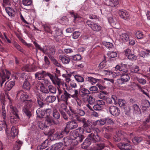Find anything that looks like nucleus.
I'll return each instance as SVG.
<instances>
[{"instance_id":"nucleus-1","label":"nucleus","mask_w":150,"mask_h":150,"mask_svg":"<svg viewBox=\"0 0 150 150\" xmlns=\"http://www.w3.org/2000/svg\"><path fill=\"white\" fill-rule=\"evenodd\" d=\"M29 96L22 90H20L17 92L16 97L17 99L19 98L22 101H26L27 104L25 105L23 109V111L26 115L30 118L32 115L31 113L29 110L31 103L33 102L32 100H26V99L29 98Z\"/></svg>"},{"instance_id":"nucleus-2","label":"nucleus","mask_w":150,"mask_h":150,"mask_svg":"<svg viewBox=\"0 0 150 150\" xmlns=\"http://www.w3.org/2000/svg\"><path fill=\"white\" fill-rule=\"evenodd\" d=\"M70 134L71 139H74V141L76 142L75 145L81 142L85 138L84 136L79 134L78 131L76 130L71 132Z\"/></svg>"},{"instance_id":"nucleus-3","label":"nucleus","mask_w":150,"mask_h":150,"mask_svg":"<svg viewBox=\"0 0 150 150\" xmlns=\"http://www.w3.org/2000/svg\"><path fill=\"white\" fill-rule=\"evenodd\" d=\"M94 133L92 132L88 135V137L93 142H99L101 140L100 137L98 136V133L100 132V130L98 128H96L93 130Z\"/></svg>"},{"instance_id":"nucleus-4","label":"nucleus","mask_w":150,"mask_h":150,"mask_svg":"<svg viewBox=\"0 0 150 150\" xmlns=\"http://www.w3.org/2000/svg\"><path fill=\"white\" fill-rule=\"evenodd\" d=\"M10 74V72L6 70L0 72V83L1 87L2 86L3 83L9 79Z\"/></svg>"},{"instance_id":"nucleus-5","label":"nucleus","mask_w":150,"mask_h":150,"mask_svg":"<svg viewBox=\"0 0 150 150\" xmlns=\"http://www.w3.org/2000/svg\"><path fill=\"white\" fill-rule=\"evenodd\" d=\"M78 126L77 123L75 121H70L67 123L66 128L64 129V132L66 134L69 132V130L76 128Z\"/></svg>"},{"instance_id":"nucleus-6","label":"nucleus","mask_w":150,"mask_h":150,"mask_svg":"<svg viewBox=\"0 0 150 150\" xmlns=\"http://www.w3.org/2000/svg\"><path fill=\"white\" fill-rule=\"evenodd\" d=\"M109 110L111 114L115 116H118L120 111L119 108L114 106H110L109 107Z\"/></svg>"},{"instance_id":"nucleus-7","label":"nucleus","mask_w":150,"mask_h":150,"mask_svg":"<svg viewBox=\"0 0 150 150\" xmlns=\"http://www.w3.org/2000/svg\"><path fill=\"white\" fill-rule=\"evenodd\" d=\"M59 123V122L57 120L53 119L51 116H47L45 117V123L47 125V126L57 124Z\"/></svg>"},{"instance_id":"nucleus-8","label":"nucleus","mask_w":150,"mask_h":150,"mask_svg":"<svg viewBox=\"0 0 150 150\" xmlns=\"http://www.w3.org/2000/svg\"><path fill=\"white\" fill-rule=\"evenodd\" d=\"M125 54L127 58L129 60H133L137 59L136 56L132 53L131 50L129 49H127L124 51Z\"/></svg>"},{"instance_id":"nucleus-9","label":"nucleus","mask_w":150,"mask_h":150,"mask_svg":"<svg viewBox=\"0 0 150 150\" xmlns=\"http://www.w3.org/2000/svg\"><path fill=\"white\" fill-rule=\"evenodd\" d=\"M25 81L23 86V88L27 90H29L31 87V85L29 81L31 79L30 76L25 75Z\"/></svg>"},{"instance_id":"nucleus-10","label":"nucleus","mask_w":150,"mask_h":150,"mask_svg":"<svg viewBox=\"0 0 150 150\" xmlns=\"http://www.w3.org/2000/svg\"><path fill=\"white\" fill-rule=\"evenodd\" d=\"M128 142V143H120L118 145V146L122 150H130L131 148V146L129 144L130 142L129 141Z\"/></svg>"},{"instance_id":"nucleus-11","label":"nucleus","mask_w":150,"mask_h":150,"mask_svg":"<svg viewBox=\"0 0 150 150\" xmlns=\"http://www.w3.org/2000/svg\"><path fill=\"white\" fill-rule=\"evenodd\" d=\"M71 98V94L68 93L65 90L63 93L60 96L61 100L67 103L68 99Z\"/></svg>"},{"instance_id":"nucleus-12","label":"nucleus","mask_w":150,"mask_h":150,"mask_svg":"<svg viewBox=\"0 0 150 150\" xmlns=\"http://www.w3.org/2000/svg\"><path fill=\"white\" fill-rule=\"evenodd\" d=\"M118 13L120 16L122 18L127 20L130 18L129 13L125 10H120Z\"/></svg>"},{"instance_id":"nucleus-13","label":"nucleus","mask_w":150,"mask_h":150,"mask_svg":"<svg viewBox=\"0 0 150 150\" xmlns=\"http://www.w3.org/2000/svg\"><path fill=\"white\" fill-rule=\"evenodd\" d=\"M23 71L31 72L35 71V67L33 65H26L24 66L21 69Z\"/></svg>"},{"instance_id":"nucleus-14","label":"nucleus","mask_w":150,"mask_h":150,"mask_svg":"<svg viewBox=\"0 0 150 150\" xmlns=\"http://www.w3.org/2000/svg\"><path fill=\"white\" fill-rule=\"evenodd\" d=\"M59 58L61 60L62 63L64 64H69L70 61V59L69 57L63 55H60Z\"/></svg>"},{"instance_id":"nucleus-15","label":"nucleus","mask_w":150,"mask_h":150,"mask_svg":"<svg viewBox=\"0 0 150 150\" xmlns=\"http://www.w3.org/2000/svg\"><path fill=\"white\" fill-rule=\"evenodd\" d=\"M127 72H123L121 75V79L122 82L121 84H123L125 82L128 81L130 79L129 74Z\"/></svg>"},{"instance_id":"nucleus-16","label":"nucleus","mask_w":150,"mask_h":150,"mask_svg":"<svg viewBox=\"0 0 150 150\" xmlns=\"http://www.w3.org/2000/svg\"><path fill=\"white\" fill-rule=\"evenodd\" d=\"M35 77L39 80L44 79L45 77L46 76V72L42 71L41 72H38L36 73L35 75Z\"/></svg>"},{"instance_id":"nucleus-17","label":"nucleus","mask_w":150,"mask_h":150,"mask_svg":"<svg viewBox=\"0 0 150 150\" xmlns=\"http://www.w3.org/2000/svg\"><path fill=\"white\" fill-rule=\"evenodd\" d=\"M53 83L55 85H57V86L59 87L62 84L61 80L58 77V76L55 74L53 79L52 81Z\"/></svg>"},{"instance_id":"nucleus-18","label":"nucleus","mask_w":150,"mask_h":150,"mask_svg":"<svg viewBox=\"0 0 150 150\" xmlns=\"http://www.w3.org/2000/svg\"><path fill=\"white\" fill-rule=\"evenodd\" d=\"M91 139L89 138H86L83 143L81 144V147L84 149H86L91 144Z\"/></svg>"},{"instance_id":"nucleus-19","label":"nucleus","mask_w":150,"mask_h":150,"mask_svg":"<svg viewBox=\"0 0 150 150\" xmlns=\"http://www.w3.org/2000/svg\"><path fill=\"white\" fill-rule=\"evenodd\" d=\"M76 119L78 122H81L83 124V127H86L88 126V123L86 122V120L85 118L81 117L79 116H77Z\"/></svg>"},{"instance_id":"nucleus-20","label":"nucleus","mask_w":150,"mask_h":150,"mask_svg":"<svg viewBox=\"0 0 150 150\" xmlns=\"http://www.w3.org/2000/svg\"><path fill=\"white\" fill-rule=\"evenodd\" d=\"M129 38V36L127 34L122 33L120 35L119 40L121 42H123L128 41Z\"/></svg>"},{"instance_id":"nucleus-21","label":"nucleus","mask_w":150,"mask_h":150,"mask_svg":"<svg viewBox=\"0 0 150 150\" xmlns=\"http://www.w3.org/2000/svg\"><path fill=\"white\" fill-rule=\"evenodd\" d=\"M64 144L66 146H68L70 145L74 141V139H71V136L70 134L69 137H67L64 138Z\"/></svg>"},{"instance_id":"nucleus-22","label":"nucleus","mask_w":150,"mask_h":150,"mask_svg":"<svg viewBox=\"0 0 150 150\" xmlns=\"http://www.w3.org/2000/svg\"><path fill=\"white\" fill-rule=\"evenodd\" d=\"M13 81H7L5 83V88L7 91H9L15 85Z\"/></svg>"},{"instance_id":"nucleus-23","label":"nucleus","mask_w":150,"mask_h":150,"mask_svg":"<svg viewBox=\"0 0 150 150\" xmlns=\"http://www.w3.org/2000/svg\"><path fill=\"white\" fill-rule=\"evenodd\" d=\"M65 133L64 132V129L61 132H57L55 134H53V137L55 139H59L63 137L64 134Z\"/></svg>"},{"instance_id":"nucleus-24","label":"nucleus","mask_w":150,"mask_h":150,"mask_svg":"<svg viewBox=\"0 0 150 150\" xmlns=\"http://www.w3.org/2000/svg\"><path fill=\"white\" fill-rule=\"evenodd\" d=\"M19 119L18 115H11L10 117V120L11 123L16 124L18 122Z\"/></svg>"},{"instance_id":"nucleus-25","label":"nucleus","mask_w":150,"mask_h":150,"mask_svg":"<svg viewBox=\"0 0 150 150\" xmlns=\"http://www.w3.org/2000/svg\"><path fill=\"white\" fill-rule=\"evenodd\" d=\"M6 11L8 15L11 17L14 16L15 14L14 10L10 7L6 8Z\"/></svg>"},{"instance_id":"nucleus-26","label":"nucleus","mask_w":150,"mask_h":150,"mask_svg":"<svg viewBox=\"0 0 150 150\" xmlns=\"http://www.w3.org/2000/svg\"><path fill=\"white\" fill-rule=\"evenodd\" d=\"M3 128L4 129L6 132L7 133V125L5 120H3V121H0V131L2 130Z\"/></svg>"},{"instance_id":"nucleus-27","label":"nucleus","mask_w":150,"mask_h":150,"mask_svg":"<svg viewBox=\"0 0 150 150\" xmlns=\"http://www.w3.org/2000/svg\"><path fill=\"white\" fill-rule=\"evenodd\" d=\"M55 52V49L54 47H51L48 50L47 54L50 59H51V57H54L53 55L54 54Z\"/></svg>"},{"instance_id":"nucleus-28","label":"nucleus","mask_w":150,"mask_h":150,"mask_svg":"<svg viewBox=\"0 0 150 150\" xmlns=\"http://www.w3.org/2000/svg\"><path fill=\"white\" fill-rule=\"evenodd\" d=\"M62 144L61 143H58L55 144L51 147L52 150H62Z\"/></svg>"},{"instance_id":"nucleus-29","label":"nucleus","mask_w":150,"mask_h":150,"mask_svg":"<svg viewBox=\"0 0 150 150\" xmlns=\"http://www.w3.org/2000/svg\"><path fill=\"white\" fill-rule=\"evenodd\" d=\"M56 100V97L54 96H49L45 98L46 101L48 103H52L54 102Z\"/></svg>"},{"instance_id":"nucleus-30","label":"nucleus","mask_w":150,"mask_h":150,"mask_svg":"<svg viewBox=\"0 0 150 150\" xmlns=\"http://www.w3.org/2000/svg\"><path fill=\"white\" fill-rule=\"evenodd\" d=\"M18 133V130L17 129L16 127H12L11 129V136L14 137L17 135Z\"/></svg>"},{"instance_id":"nucleus-31","label":"nucleus","mask_w":150,"mask_h":150,"mask_svg":"<svg viewBox=\"0 0 150 150\" xmlns=\"http://www.w3.org/2000/svg\"><path fill=\"white\" fill-rule=\"evenodd\" d=\"M10 108L11 113V115H18V111L16 107L11 105L10 106Z\"/></svg>"},{"instance_id":"nucleus-32","label":"nucleus","mask_w":150,"mask_h":150,"mask_svg":"<svg viewBox=\"0 0 150 150\" xmlns=\"http://www.w3.org/2000/svg\"><path fill=\"white\" fill-rule=\"evenodd\" d=\"M105 146L104 143L97 144L94 147V150H102Z\"/></svg>"},{"instance_id":"nucleus-33","label":"nucleus","mask_w":150,"mask_h":150,"mask_svg":"<svg viewBox=\"0 0 150 150\" xmlns=\"http://www.w3.org/2000/svg\"><path fill=\"white\" fill-rule=\"evenodd\" d=\"M130 69L131 72L137 73L139 71V67L137 66H132L129 65Z\"/></svg>"},{"instance_id":"nucleus-34","label":"nucleus","mask_w":150,"mask_h":150,"mask_svg":"<svg viewBox=\"0 0 150 150\" xmlns=\"http://www.w3.org/2000/svg\"><path fill=\"white\" fill-rule=\"evenodd\" d=\"M115 69L116 70H119L120 71H123V72H127L128 71V70L126 68V66L124 65V66H120L119 65H117L115 67Z\"/></svg>"},{"instance_id":"nucleus-35","label":"nucleus","mask_w":150,"mask_h":150,"mask_svg":"<svg viewBox=\"0 0 150 150\" xmlns=\"http://www.w3.org/2000/svg\"><path fill=\"white\" fill-rule=\"evenodd\" d=\"M36 112L38 117L40 118H43L45 114L44 111L40 109H38L36 110Z\"/></svg>"},{"instance_id":"nucleus-36","label":"nucleus","mask_w":150,"mask_h":150,"mask_svg":"<svg viewBox=\"0 0 150 150\" xmlns=\"http://www.w3.org/2000/svg\"><path fill=\"white\" fill-rule=\"evenodd\" d=\"M142 140L143 139L141 137H135L133 138L132 141L134 144H137L141 142Z\"/></svg>"},{"instance_id":"nucleus-37","label":"nucleus","mask_w":150,"mask_h":150,"mask_svg":"<svg viewBox=\"0 0 150 150\" xmlns=\"http://www.w3.org/2000/svg\"><path fill=\"white\" fill-rule=\"evenodd\" d=\"M101 27L98 24L95 23L91 29L94 31L98 32L101 30Z\"/></svg>"},{"instance_id":"nucleus-38","label":"nucleus","mask_w":150,"mask_h":150,"mask_svg":"<svg viewBox=\"0 0 150 150\" xmlns=\"http://www.w3.org/2000/svg\"><path fill=\"white\" fill-rule=\"evenodd\" d=\"M119 3L118 0H110L109 5L114 7L117 5Z\"/></svg>"},{"instance_id":"nucleus-39","label":"nucleus","mask_w":150,"mask_h":150,"mask_svg":"<svg viewBox=\"0 0 150 150\" xmlns=\"http://www.w3.org/2000/svg\"><path fill=\"white\" fill-rule=\"evenodd\" d=\"M74 77L75 80L78 82H83L84 81V78L79 75H75Z\"/></svg>"},{"instance_id":"nucleus-40","label":"nucleus","mask_w":150,"mask_h":150,"mask_svg":"<svg viewBox=\"0 0 150 150\" xmlns=\"http://www.w3.org/2000/svg\"><path fill=\"white\" fill-rule=\"evenodd\" d=\"M107 94V93L105 91H100V93L98 95V97L102 99H105L106 98L105 95Z\"/></svg>"},{"instance_id":"nucleus-41","label":"nucleus","mask_w":150,"mask_h":150,"mask_svg":"<svg viewBox=\"0 0 150 150\" xmlns=\"http://www.w3.org/2000/svg\"><path fill=\"white\" fill-rule=\"evenodd\" d=\"M43 27L45 32L47 33L52 34V31L51 30L50 27L46 24L43 25Z\"/></svg>"},{"instance_id":"nucleus-42","label":"nucleus","mask_w":150,"mask_h":150,"mask_svg":"<svg viewBox=\"0 0 150 150\" xmlns=\"http://www.w3.org/2000/svg\"><path fill=\"white\" fill-rule=\"evenodd\" d=\"M108 56L110 58H115L117 56V54L115 52H108L107 53Z\"/></svg>"},{"instance_id":"nucleus-43","label":"nucleus","mask_w":150,"mask_h":150,"mask_svg":"<svg viewBox=\"0 0 150 150\" xmlns=\"http://www.w3.org/2000/svg\"><path fill=\"white\" fill-rule=\"evenodd\" d=\"M53 116L55 120H58L60 118V114L56 110H54L53 112Z\"/></svg>"},{"instance_id":"nucleus-44","label":"nucleus","mask_w":150,"mask_h":150,"mask_svg":"<svg viewBox=\"0 0 150 150\" xmlns=\"http://www.w3.org/2000/svg\"><path fill=\"white\" fill-rule=\"evenodd\" d=\"M135 35L137 38L138 39H141L143 38L144 35L142 32L140 31H138L136 32Z\"/></svg>"},{"instance_id":"nucleus-45","label":"nucleus","mask_w":150,"mask_h":150,"mask_svg":"<svg viewBox=\"0 0 150 150\" xmlns=\"http://www.w3.org/2000/svg\"><path fill=\"white\" fill-rule=\"evenodd\" d=\"M49 91L52 93H55L56 92V88L52 85H49L48 86Z\"/></svg>"},{"instance_id":"nucleus-46","label":"nucleus","mask_w":150,"mask_h":150,"mask_svg":"<svg viewBox=\"0 0 150 150\" xmlns=\"http://www.w3.org/2000/svg\"><path fill=\"white\" fill-rule=\"evenodd\" d=\"M132 108L134 110L137 112H140L141 110L139 106L136 104H134L132 105Z\"/></svg>"},{"instance_id":"nucleus-47","label":"nucleus","mask_w":150,"mask_h":150,"mask_svg":"<svg viewBox=\"0 0 150 150\" xmlns=\"http://www.w3.org/2000/svg\"><path fill=\"white\" fill-rule=\"evenodd\" d=\"M72 17L74 18V21H78L81 18V17L76 13H75L73 12L71 13Z\"/></svg>"},{"instance_id":"nucleus-48","label":"nucleus","mask_w":150,"mask_h":150,"mask_svg":"<svg viewBox=\"0 0 150 150\" xmlns=\"http://www.w3.org/2000/svg\"><path fill=\"white\" fill-rule=\"evenodd\" d=\"M88 100V102L90 104L92 105L94 104L95 102V99L92 96H90Z\"/></svg>"},{"instance_id":"nucleus-49","label":"nucleus","mask_w":150,"mask_h":150,"mask_svg":"<svg viewBox=\"0 0 150 150\" xmlns=\"http://www.w3.org/2000/svg\"><path fill=\"white\" fill-rule=\"evenodd\" d=\"M79 91L78 90H75L74 91V94L71 95V97L75 99L76 100L79 99L78 98V96H79Z\"/></svg>"},{"instance_id":"nucleus-50","label":"nucleus","mask_w":150,"mask_h":150,"mask_svg":"<svg viewBox=\"0 0 150 150\" xmlns=\"http://www.w3.org/2000/svg\"><path fill=\"white\" fill-rule=\"evenodd\" d=\"M71 59L74 61H79L81 59V57L80 54H76L71 56Z\"/></svg>"},{"instance_id":"nucleus-51","label":"nucleus","mask_w":150,"mask_h":150,"mask_svg":"<svg viewBox=\"0 0 150 150\" xmlns=\"http://www.w3.org/2000/svg\"><path fill=\"white\" fill-rule=\"evenodd\" d=\"M81 91L83 94L88 96L90 93V91L87 89L83 88L81 89Z\"/></svg>"},{"instance_id":"nucleus-52","label":"nucleus","mask_w":150,"mask_h":150,"mask_svg":"<svg viewBox=\"0 0 150 150\" xmlns=\"http://www.w3.org/2000/svg\"><path fill=\"white\" fill-rule=\"evenodd\" d=\"M51 59H50L54 65L58 67H61V65L54 57H51Z\"/></svg>"},{"instance_id":"nucleus-53","label":"nucleus","mask_w":150,"mask_h":150,"mask_svg":"<svg viewBox=\"0 0 150 150\" xmlns=\"http://www.w3.org/2000/svg\"><path fill=\"white\" fill-rule=\"evenodd\" d=\"M76 114H77L81 116H83L85 115V112L83 110L78 108L76 110Z\"/></svg>"},{"instance_id":"nucleus-54","label":"nucleus","mask_w":150,"mask_h":150,"mask_svg":"<svg viewBox=\"0 0 150 150\" xmlns=\"http://www.w3.org/2000/svg\"><path fill=\"white\" fill-rule=\"evenodd\" d=\"M80 34V33L79 31H75L73 33L72 35V37L74 39H76L78 38Z\"/></svg>"},{"instance_id":"nucleus-55","label":"nucleus","mask_w":150,"mask_h":150,"mask_svg":"<svg viewBox=\"0 0 150 150\" xmlns=\"http://www.w3.org/2000/svg\"><path fill=\"white\" fill-rule=\"evenodd\" d=\"M126 103V101L122 99H119L118 100V104L120 107H124L125 106Z\"/></svg>"},{"instance_id":"nucleus-56","label":"nucleus","mask_w":150,"mask_h":150,"mask_svg":"<svg viewBox=\"0 0 150 150\" xmlns=\"http://www.w3.org/2000/svg\"><path fill=\"white\" fill-rule=\"evenodd\" d=\"M32 0H23L22 4L25 6H29L31 5L32 3Z\"/></svg>"},{"instance_id":"nucleus-57","label":"nucleus","mask_w":150,"mask_h":150,"mask_svg":"<svg viewBox=\"0 0 150 150\" xmlns=\"http://www.w3.org/2000/svg\"><path fill=\"white\" fill-rule=\"evenodd\" d=\"M60 113L62 116L64 120L66 121L68 120V117L65 112L61 110L60 111Z\"/></svg>"},{"instance_id":"nucleus-58","label":"nucleus","mask_w":150,"mask_h":150,"mask_svg":"<svg viewBox=\"0 0 150 150\" xmlns=\"http://www.w3.org/2000/svg\"><path fill=\"white\" fill-rule=\"evenodd\" d=\"M38 125L40 128L43 130L45 127H47V125L46 124H45V123L44 124L41 122H38Z\"/></svg>"},{"instance_id":"nucleus-59","label":"nucleus","mask_w":150,"mask_h":150,"mask_svg":"<svg viewBox=\"0 0 150 150\" xmlns=\"http://www.w3.org/2000/svg\"><path fill=\"white\" fill-rule=\"evenodd\" d=\"M142 105L146 106V107H149L150 106V103L147 100H144L142 101Z\"/></svg>"},{"instance_id":"nucleus-60","label":"nucleus","mask_w":150,"mask_h":150,"mask_svg":"<svg viewBox=\"0 0 150 150\" xmlns=\"http://www.w3.org/2000/svg\"><path fill=\"white\" fill-rule=\"evenodd\" d=\"M98 125L99 126H102L106 123V120H105V119H101L98 120Z\"/></svg>"},{"instance_id":"nucleus-61","label":"nucleus","mask_w":150,"mask_h":150,"mask_svg":"<svg viewBox=\"0 0 150 150\" xmlns=\"http://www.w3.org/2000/svg\"><path fill=\"white\" fill-rule=\"evenodd\" d=\"M103 45L105 47L109 49L111 48L113 46L112 44L110 42H104Z\"/></svg>"},{"instance_id":"nucleus-62","label":"nucleus","mask_w":150,"mask_h":150,"mask_svg":"<svg viewBox=\"0 0 150 150\" xmlns=\"http://www.w3.org/2000/svg\"><path fill=\"white\" fill-rule=\"evenodd\" d=\"M87 80L88 81L92 83H95L97 82L96 79L91 76L88 77L87 78Z\"/></svg>"},{"instance_id":"nucleus-63","label":"nucleus","mask_w":150,"mask_h":150,"mask_svg":"<svg viewBox=\"0 0 150 150\" xmlns=\"http://www.w3.org/2000/svg\"><path fill=\"white\" fill-rule=\"evenodd\" d=\"M40 90L41 92L44 93H49L48 90L42 86H40Z\"/></svg>"},{"instance_id":"nucleus-64","label":"nucleus","mask_w":150,"mask_h":150,"mask_svg":"<svg viewBox=\"0 0 150 150\" xmlns=\"http://www.w3.org/2000/svg\"><path fill=\"white\" fill-rule=\"evenodd\" d=\"M104 129L105 131L108 132H111L113 131L114 129L112 127L110 126H108L104 127Z\"/></svg>"}]
</instances>
